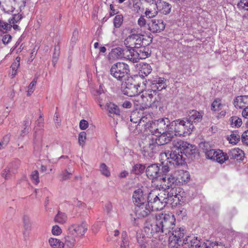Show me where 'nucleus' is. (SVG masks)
<instances>
[{
    "label": "nucleus",
    "mask_w": 248,
    "mask_h": 248,
    "mask_svg": "<svg viewBox=\"0 0 248 248\" xmlns=\"http://www.w3.org/2000/svg\"><path fill=\"white\" fill-rule=\"evenodd\" d=\"M89 126L88 122L85 120H81L79 122V128L81 130H85Z\"/></svg>",
    "instance_id": "052dcab7"
},
{
    "label": "nucleus",
    "mask_w": 248,
    "mask_h": 248,
    "mask_svg": "<svg viewBox=\"0 0 248 248\" xmlns=\"http://www.w3.org/2000/svg\"><path fill=\"white\" fill-rule=\"evenodd\" d=\"M176 214L178 216H180L182 218L186 216V209L181 208L177 210Z\"/></svg>",
    "instance_id": "bf43d9fd"
},
{
    "label": "nucleus",
    "mask_w": 248,
    "mask_h": 248,
    "mask_svg": "<svg viewBox=\"0 0 248 248\" xmlns=\"http://www.w3.org/2000/svg\"><path fill=\"white\" fill-rule=\"evenodd\" d=\"M138 29L141 32L146 33L150 30V25L147 23L144 16H140L137 21Z\"/></svg>",
    "instance_id": "bb28decb"
},
{
    "label": "nucleus",
    "mask_w": 248,
    "mask_h": 248,
    "mask_svg": "<svg viewBox=\"0 0 248 248\" xmlns=\"http://www.w3.org/2000/svg\"><path fill=\"white\" fill-rule=\"evenodd\" d=\"M23 18L22 15L20 14H15L13 16L12 18L9 20L10 25L13 24L12 27L15 30H19V27L16 24Z\"/></svg>",
    "instance_id": "473e14b6"
},
{
    "label": "nucleus",
    "mask_w": 248,
    "mask_h": 248,
    "mask_svg": "<svg viewBox=\"0 0 248 248\" xmlns=\"http://www.w3.org/2000/svg\"><path fill=\"white\" fill-rule=\"evenodd\" d=\"M37 82V78H34L32 81L31 82L28 87L27 91V94L28 96H30L35 90V86Z\"/></svg>",
    "instance_id": "09e8293b"
},
{
    "label": "nucleus",
    "mask_w": 248,
    "mask_h": 248,
    "mask_svg": "<svg viewBox=\"0 0 248 248\" xmlns=\"http://www.w3.org/2000/svg\"><path fill=\"white\" fill-rule=\"evenodd\" d=\"M233 104L237 108H244L248 107V95L237 96L234 100Z\"/></svg>",
    "instance_id": "4be33fe9"
},
{
    "label": "nucleus",
    "mask_w": 248,
    "mask_h": 248,
    "mask_svg": "<svg viewBox=\"0 0 248 248\" xmlns=\"http://www.w3.org/2000/svg\"><path fill=\"white\" fill-rule=\"evenodd\" d=\"M152 71V69L150 64L148 63H143L140 67V72L143 74L145 76L148 75Z\"/></svg>",
    "instance_id": "4c0bfd02"
},
{
    "label": "nucleus",
    "mask_w": 248,
    "mask_h": 248,
    "mask_svg": "<svg viewBox=\"0 0 248 248\" xmlns=\"http://www.w3.org/2000/svg\"><path fill=\"white\" fill-rule=\"evenodd\" d=\"M51 232L54 235H60L62 233V230L59 226L56 225L52 227Z\"/></svg>",
    "instance_id": "4d7b16f0"
},
{
    "label": "nucleus",
    "mask_w": 248,
    "mask_h": 248,
    "mask_svg": "<svg viewBox=\"0 0 248 248\" xmlns=\"http://www.w3.org/2000/svg\"><path fill=\"white\" fill-rule=\"evenodd\" d=\"M123 20L124 17L123 15H118L116 16L113 19L114 26L116 28H120L123 22Z\"/></svg>",
    "instance_id": "49530a36"
},
{
    "label": "nucleus",
    "mask_w": 248,
    "mask_h": 248,
    "mask_svg": "<svg viewBox=\"0 0 248 248\" xmlns=\"http://www.w3.org/2000/svg\"><path fill=\"white\" fill-rule=\"evenodd\" d=\"M141 117V114L140 111L137 110L133 111L130 116V121L135 124L137 123H139L140 119Z\"/></svg>",
    "instance_id": "a19ab883"
},
{
    "label": "nucleus",
    "mask_w": 248,
    "mask_h": 248,
    "mask_svg": "<svg viewBox=\"0 0 248 248\" xmlns=\"http://www.w3.org/2000/svg\"><path fill=\"white\" fill-rule=\"evenodd\" d=\"M136 41H135V49L139 48L143 46L141 45V35L138 34V37H136Z\"/></svg>",
    "instance_id": "69168bd1"
},
{
    "label": "nucleus",
    "mask_w": 248,
    "mask_h": 248,
    "mask_svg": "<svg viewBox=\"0 0 248 248\" xmlns=\"http://www.w3.org/2000/svg\"><path fill=\"white\" fill-rule=\"evenodd\" d=\"M157 6L158 12H159L164 15H167L171 11V5L162 0H157L156 1Z\"/></svg>",
    "instance_id": "412c9836"
},
{
    "label": "nucleus",
    "mask_w": 248,
    "mask_h": 248,
    "mask_svg": "<svg viewBox=\"0 0 248 248\" xmlns=\"http://www.w3.org/2000/svg\"><path fill=\"white\" fill-rule=\"evenodd\" d=\"M12 27V25L6 22H4L3 21L0 20V28H1L5 31H10Z\"/></svg>",
    "instance_id": "13d9d810"
},
{
    "label": "nucleus",
    "mask_w": 248,
    "mask_h": 248,
    "mask_svg": "<svg viewBox=\"0 0 248 248\" xmlns=\"http://www.w3.org/2000/svg\"><path fill=\"white\" fill-rule=\"evenodd\" d=\"M145 166L141 164H136L133 168L132 171L136 174H139L142 173L145 170Z\"/></svg>",
    "instance_id": "864d4df0"
},
{
    "label": "nucleus",
    "mask_w": 248,
    "mask_h": 248,
    "mask_svg": "<svg viewBox=\"0 0 248 248\" xmlns=\"http://www.w3.org/2000/svg\"><path fill=\"white\" fill-rule=\"evenodd\" d=\"M86 140V133L85 132H81L78 135V143L81 146H83L85 143Z\"/></svg>",
    "instance_id": "5fc2aeb1"
},
{
    "label": "nucleus",
    "mask_w": 248,
    "mask_h": 248,
    "mask_svg": "<svg viewBox=\"0 0 248 248\" xmlns=\"http://www.w3.org/2000/svg\"><path fill=\"white\" fill-rule=\"evenodd\" d=\"M170 191L168 193V196L166 197L168 202H172L177 204L180 201V198L182 196L180 195L181 189L180 187H175V186L170 187Z\"/></svg>",
    "instance_id": "2eb2a0df"
},
{
    "label": "nucleus",
    "mask_w": 248,
    "mask_h": 248,
    "mask_svg": "<svg viewBox=\"0 0 248 248\" xmlns=\"http://www.w3.org/2000/svg\"><path fill=\"white\" fill-rule=\"evenodd\" d=\"M144 231L147 237H149L157 232H164L161 226L158 224V220L156 219L155 222L146 220L144 223Z\"/></svg>",
    "instance_id": "9b49d317"
},
{
    "label": "nucleus",
    "mask_w": 248,
    "mask_h": 248,
    "mask_svg": "<svg viewBox=\"0 0 248 248\" xmlns=\"http://www.w3.org/2000/svg\"><path fill=\"white\" fill-rule=\"evenodd\" d=\"M76 240L73 237L67 236L64 243L65 248H73L75 245Z\"/></svg>",
    "instance_id": "79ce46f5"
},
{
    "label": "nucleus",
    "mask_w": 248,
    "mask_h": 248,
    "mask_svg": "<svg viewBox=\"0 0 248 248\" xmlns=\"http://www.w3.org/2000/svg\"><path fill=\"white\" fill-rule=\"evenodd\" d=\"M174 175L177 179V182L182 185L187 183L190 179L188 171L184 170H178L174 172Z\"/></svg>",
    "instance_id": "a211bd4d"
},
{
    "label": "nucleus",
    "mask_w": 248,
    "mask_h": 248,
    "mask_svg": "<svg viewBox=\"0 0 248 248\" xmlns=\"http://www.w3.org/2000/svg\"><path fill=\"white\" fill-rule=\"evenodd\" d=\"M20 57L17 56L11 65L12 70L10 74H11L12 78L15 77L17 74V70L20 66Z\"/></svg>",
    "instance_id": "72a5a7b5"
},
{
    "label": "nucleus",
    "mask_w": 248,
    "mask_h": 248,
    "mask_svg": "<svg viewBox=\"0 0 248 248\" xmlns=\"http://www.w3.org/2000/svg\"><path fill=\"white\" fill-rule=\"evenodd\" d=\"M100 170L101 173L106 176H109L110 175V172L108 169V167L104 163H102L100 166Z\"/></svg>",
    "instance_id": "6e6d98bb"
},
{
    "label": "nucleus",
    "mask_w": 248,
    "mask_h": 248,
    "mask_svg": "<svg viewBox=\"0 0 248 248\" xmlns=\"http://www.w3.org/2000/svg\"><path fill=\"white\" fill-rule=\"evenodd\" d=\"M202 116L201 113L197 110H192L190 112L188 119H186V121L189 122L191 124L200 122L202 119Z\"/></svg>",
    "instance_id": "c85d7f7f"
},
{
    "label": "nucleus",
    "mask_w": 248,
    "mask_h": 248,
    "mask_svg": "<svg viewBox=\"0 0 248 248\" xmlns=\"http://www.w3.org/2000/svg\"><path fill=\"white\" fill-rule=\"evenodd\" d=\"M151 212L150 207L148 203L136 205L134 208L135 214L138 218L147 217Z\"/></svg>",
    "instance_id": "f8f14e48"
},
{
    "label": "nucleus",
    "mask_w": 248,
    "mask_h": 248,
    "mask_svg": "<svg viewBox=\"0 0 248 248\" xmlns=\"http://www.w3.org/2000/svg\"><path fill=\"white\" fill-rule=\"evenodd\" d=\"M238 5L243 9L248 10V0H241Z\"/></svg>",
    "instance_id": "0e129e2a"
},
{
    "label": "nucleus",
    "mask_w": 248,
    "mask_h": 248,
    "mask_svg": "<svg viewBox=\"0 0 248 248\" xmlns=\"http://www.w3.org/2000/svg\"><path fill=\"white\" fill-rule=\"evenodd\" d=\"M170 124L168 118L159 119L154 123L150 133L155 143H149L148 146L144 147V155L158 154L159 145L167 144L172 140V134L169 131Z\"/></svg>",
    "instance_id": "f257e3e1"
},
{
    "label": "nucleus",
    "mask_w": 248,
    "mask_h": 248,
    "mask_svg": "<svg viewBox=\"0 0 248 248\" xmlns=\"http://www.w3.org/2000/svg\"><path fill=\"white\" fill-rule=\"evenodd\" d=\"M31 124V120L29 117H26L25 120L23 121L22 125V129L20 133V137H24L28 133Z\"/></svg>",
    "instance_id": "c756f323"
},
{
    "label": "nucleus",
    "mask_w": 248,
    "mask_h": 248,
    "mask_svg": "<svg viewBox=\"0 0 248 248\" xmlns=\"http://www.w3.org/2000/svg\"><path fill=\"white\" fill-rule=\"evenodd\" d=\"M241 139L244 143L248 145V130L243 132L241 136Z\"/></svg>",
    "instance_id": "e2e57ef3"
},
{
    "label": "nucleus",
    "mask_w": 248,
    "mask_h": 248,
    "mask_svg": "<svg viewBox=\"0 0 248 248\" xmlns=\"http://www.w3.org/2000/svg\"><path fill=\"white\" fill-rule=\"evenodd\" d=\"M207 159L216 160L220 164L223 163L229 159L228 156H207Z\"/></svg>",
    "instance_id": "de8ad7c7"
},
{
    "label": "nucleus",
    "mask_w": 248,
    "mask_h": 248,
    "mask_svg": "<svg viewBox=\"0 0 248 248\" xmlns=\"http://www.w3.org/2000/svg\"><path fill=\"white\" fill-rule=\"evenodd\" d=\"M140 85L130 83L129 82H125V87L123 89L124 94L128 96L134 97L139 94L141 89H139Z\"/></svg>",
    "instance_id": "ddd939ff"
},
{
    "label": "nucleus",
    "mask_w": 248,
    "mask_h": 248,
    "mask_svg": "<svg viewBox=\"0 0 248 248\" xmlns=\"http://www.w3.org/2000/svg\"><path fill=\"white\" fill-rule=\"evenodd\" d=\"M141 45L144 47L150 45L152 41V38L149 35H141Z\"/></svg>",
    "instance_id": "603ef678"
},
{
    "label": "nucleus",
    "mask_w": 248,
    "mask_h": 248,
    "mask_svg": "<svg viewBox=\"0 0 248 248\" xmlns=\"http://www.w3.org/2000/svg\"><path fill=\"white\" fill-rule=\"evenodd\" d=\"M194 128V125L185 119H177L170 123L169 131L174 136H186L190 134Z\"/></svg>",
    "instance_id": "7ed1b4c3"
},
{
    "label": "nucleus",
    "mask_w": 248,
    "mask_h": 248,
    "mask_svg": "<svg viewBox=\"0 0 248 248\" xmlns=\"http://www.w3.org/2000/svg\"><path fill=\"white\" fill-rule=\"evenodd\" d=\"M10 139V136L9 135H6L2 138L1 143V144L4 146L5 147L8 143H9Z\"/></svg>",
    "instance_id": "680f3d73"
},
{
    "label": "nucleus",
    "mask_w": 248,
    "mask_h": 248,
    "mask_svg": "<svg viewBox=\"0 0 248 248\" xmlns=\"http://www.w3.org/2000/svg\"><path fill=\"white\" fill-rule=\"evenodd\" d=\"M107 108L109 112L114 113L117 115L120 114V109L116 106L113 103H109L107 105Z\"/></svg>",
    "instance_id": "37998d69"
},
{
    "label": "nucleus",
    "mask_w": 248,
    "mask_h": 248,
    "mask_svg": "<svg viewBox=\"0 0 248 248\" xmlns=\"http://www.w3.org/2000/svg\"><path fill=\"white\" fill-rule=\"evenodd\" d=\"M175 164L176 165H183L186 163V159L183 158V156H172L171 158Z\"/></svg>",
    "instance_id": "3c124183"
},
{
    "label": "nucleus",
    "mask_w": 248,
    "mask_h": 248,
    "mask_svg": "<svg viewBox=\"0 0 248 248\" xmlns=\"http://www.w3.org/2000/svg\"><path fill=\"white\" fill-rule=\"evenodd\" d=\"M48 244L52 248H63L64 244L63 242L59 239L50 237L48 239Z\"/></svg>",
    "instance_id": "2f4dec72"
},
{
    "label": "nucleus",
    "mask_w": 248,
    "mask_h": 248,
    "mask_svg": "<svg viewBox=\"0 0 248 248\" xmlns=\"http://www.w3.org/2000/svg\"><path fill=\"white\" fill-rule=\"evenodd\" d=\"M67 219V216L65 213L59 212L55 217V221L60 224H64L66 222Z\"/></svg>",
    "instance_id": "58836bf2"
},
{
    "label": "nucleus",
    "mask_w": 248,
    "mask_h": 248,
    "mask_svg": "<svg viewBox=\"0 0 248 248\" xmlns=\"http://www.w3.org/2000/svg\"><path fill=\"white\" fill-rule=\"evenodd\" d=\"M24 6V0H0V7L5 13L13 12L16 8L21 11Z\"/></svg>",
    "instance_id": "6e6552de"
},
{
    "label": "nucleus",
    "mask_w": 248,
    "mask_h": 248,
    "mask_svg": "<svg viewBox=\"0 0 248 248\" xmlns=\"http://www.w3.org/2000/svg\"><path fill=\"white\" fill-rule=\"evenodd\" d=\"M166 84L164 81V79L157 78L156 80H154L151 83L150 88L157 95V91H161L165 88Z\"/></svg>",
    "instance_id": "393cba45"
},
{
    "label": "nucleus",
    "mask_w": 248,
    "mask_h": 248,
    "mask_svg": "<svg viewBox=\"0 0 248 248\" xmlns=\"http://www.w3.org/2000/svg\"><path fill=\"white\" fill-rule=\"evenodd\" d=\"M31 182L35 185H37L39 182V172L37 170L33 171L30 176Z\"/></svg>",
    "instance_id": "8fccbe9b"
},
{
    "label": "nucleus",
    "mask_w": 248,
    "mask_h": 248,
    "mask_svg": "<svg viewBox=\"0 0 248 248\" xmlns=\"http://www.w3.org/2000/svg\"><path fill=\"white\" fill-rule=\"evenodd\" d=\"M133 101L137 108L141 110L151 107L157 108L160 104L156 99L155 92L149 87L144 90L141 89L140 93L133 98Z\"/></svg>",
    "instance_id": "f03ea898"
},
{
    "label": "nucleus",
    "mask_w": 248,
    "mask_h": 248,
    "mask_svg": "<svg viewBox=\"0 0 248 248\" xmlns=\"http://www.w3.org/2000/svg\"><path fill=\"white\" fill-rule=\"evenodd\" d=\"M124 48L121 47H116L113 49L112 50V54L117 59H122L124 57Z\"/></svg>",
    "instance_id": "a18cd8bd"
},
{
    "label": "nucleus",
    "mask_w": 248,
    "mask_h": 248,
    "mask_svg": "<svg viewBox=\"0 0 248 248\" xmlns=\"http://www.w3.org/2000/svg\"><path fill=\"white\" fill-rule=\"evenodd\" d=\"M87 229V224L83 222L80 224H75L71 225L69 228V230L73 235L81 236L84 234Z\"/></svg>",
    "instance_id": "4468645a"
},
{
    "label": "nucleus",
    "mask_w": 248,
    "mask_h": 248,
    "mask_svg": "<svg viewBox=\"0 0 248 248\" xmlns=\"http://www.w3.org/2000/svg\"><path fill=\"white\" fill-rule=\"evenodd\" d=\"M204 152L205 155H227L223 151L220 149H210V150H204Z\"/></svg>",
    "instance_id": "c03bdc74"
},
{
    "label": "nucleus",
    "mask_w": 248,
    "mask_h": 248,
    "mask_svg": "<svg viewBox=\"0 0 248 248\" xmlns=\"http://www.w3.org/2000/svg\"><path fill=\"white\" fill-rule=\"evenodd\" d=\"M184 236V230L180 228H176L172 231L171 235L169 238V246L170 248H177Z\"/></svg>",
    "instance_id": "9d476101"
},
{
    "label": "nucleus",
    "mask_w": 248,
    "mask_h": 248,
    "mask_svg": "<svg viewBox=\"0 0 248 248\" xmlns=\"http://www.w3.org/2000/svg\"><path fill=\"white\" fill-rule=\"evenodd\" d=\"M160 168L156 164H152L148 166L146 170L147 177L154 179L157 178L159 175Z\"/></svg>",
    "instance_id": "aec40b11"
},
{
    "label": "nucleus",
    "mask_w": 248,
    "mask_h": 248,
    "mask_svg": "<svg viewBox=\"0 0 248 248\" xmlns=\"http://www.w3.org/2000/svg\"><path fill=\"white\" fill-rule=\"evenodd\" d=\"M184 248H196L201 243L195 237L188 236L183 240Z\"/></svg>",
    "instance_id": "b1692460"
},
{
    "label": "nucleus",
    "mask_w": 248,
    "mask_h": 248,
    "mask_svg": "<svg viewBox=\"0 0 248 248\" xmlns=\"http://www.w3.org/2000/svg\"><path fill=\"white\" fill-rule=\"evenodd\" d=\"M78 31L77 30H75L73 32V35L71 38V41L76 43L78 39Z\"/></svg>",
    "instance_id": "774afa93"
},
{
    "label": "nucleus",
    "mask_w": 248,
    "mask_h": 248,
    "mask_svg": "<svg viewBox=\"0 0 248 248\" xmlns=\"http://www.w3.org/2000/svg\"><path fill=\"white\" fill-rule=\"evenodd\" d=\"M227 139L230 143L236 144L240 140V136L237 131H233L228 136Z\"/></svg>",
    "instance_id": "c9c22d12"
},
{
    "label": "nucleus",
    "mask_w": 248,
    "mask_h": 248,
    "mask_svg": "<svg viewBox=\"0 0 248 248\" xmlns=\"http://www.w3.org/2000/svg\"><path fill=\"white\" fill-rule=\"evenodd\" d=\"M199 153L196 146L180 140L173 141L169 155H196Z\"/></svg>",
    "instance_id": "20e7f679"
},
{
    "label": "nucleus",
    "mask_w": 248,
    "mask_h": 248,
    "mask_svg": "<svg viewBox=\"0 0 248 248\" xmlns=\"http://www.w3.org/2000/svg\"><path fill=\"white\" fill-rule=\"evenodd\" d=\"M130 72L128 64L118 62L113 64L110 68V75L117 80L122 81L127 77Z\"/></svg>",
    "instance_id": "0eeeda50"
},
{
    "label": "nucleus",
    "mask_w": 248,
    "mask_h": 248,
    "mask_svg": "<svg viewBox=\"0 0 248 248\" xmlns=\"http://www.w3.org/2000/svg\"><path fill=\"white\" fill-rule=\"evenodd\" d=\"M158 193V190H152L148 196V203L150 207L151 211H158L163 209L166 203L168 202L167 198Z\"/></svg>",
    "instance_id": "39448f33"
},
{
    "label": "nucleus",
    "mask_w": 248,
    "mask_h": 248,
    "mask_svg": "<svg viewBox=\"0 0 248 248\" xmlns=\"http://www.w3.org/2000/svg\"><path fill=\"white\" fill-rule=\"evenodd\" d=\"M224 105L221 103L219 98H216L214 100L211 106V109L214 111H218L222 109Z\"/></svg>",
    "instance_id": "f704fd0d"
},
{
    "label": "nucleus",
    "mask_w": 248,
    "mask_h": 248,
    "mask_svg": "<svg viewBox=\"0 0 248 248\" xmlns=\"http://www.w3.org/2000/svg\"><path fill=\"white\" fill-rule=\"evenodd\" d=\"M132 198L133 202L135 205L145 203L146 199L143 195V191L140 189H138L134 192Z\"/></svg>",
    "instance_id": "5701e85b"
},
{
    "label": "nucleus",
    "mask_w": 248,
    "mask_h": 248,
    "mask_svg": "<svg viewBox=\"0 0 248 248\" xmlns=\"http://www.w3.org/2000/svg\"><path fill=\"white\" fill-rule=\"evenodd\" d=\"M45 157L46 159H44V160L41 162V171L42 172L46 171L47 167L49 166V164L56 163V161H54L52 159H48V156H45Z\"/></svg>",
    "instance_id": "e433bc0d"
},
{
    "label": "nucleus",
    "mask_w": 248,
    "mask_h": 248,
    "mask_svg": "<svg viewBox=\"0 0 248 248\" xmlns=\"http://www.w3.org/2000/svg\"><path fill=\"white\" fill-rule=\"evenodd\" d=\"M135 49L128 48L124 49L123 58L129 60V61L136 62V58L135 56Z\"/></svg>",
    "instance_id": "cd10ccee"
},
{
    "label": "nucleus",
    "mask_w": 248,
    "mask_h": 248,
    "mask_svg": "<svg viewBox=\"0 0 248 248\" xmlns=\"http://www.w3.org/2000/svg\"><path fill=\"white\" fill-rule=\"evenodd\" d=\"M157 6L156 2L152 3L145 9L144 15L148 18H152L156 16L158 14Z\"/></svg>",
    "instance_id": "a878e982"
},
{
    "label": "nucleus",
    "mask_w": 248,
    "mask_h": 248,
    "mask_svg": "<svg viewBox=\"0 0 248 248\" xmlns=\"http://www.w3.org/2000/svg\"><path fill=\"white\" fill-rule=\"evenodd\" d=\"M136 37H138V34H132L129 35L124 41V45L126 47L132 48L135 49V41H136Z\"/></svg>",
    "instance_id": "7c9ffc66"
},
{
    "label": "nucleus",
    "mask_w": 248,
    "mask_h": 248,
    "mask_svg": "<svg viewBox=\"0 0 248 248\" xmlns=\"http://www.w3.org/2000/svg\"><path fill=\"white\" fill-rule=\"evenodd\" d=\"M230 123L232 127H239L242 124V121L237 116H232L230 118Z\"/></svg>",
    "instance_id": "ea45409f"
},
{
    "label": "nucleus",
    "mask_w": 248,
    "mask_h": 248,
    "mask_svg": "<svg viewBox=\"0 0 248 248\" xmlns=\"http://www.w3.org/2000/svg\"><path fill=\"white\" fill-rule=\"evenodd\" d=\"M151 54V51L148 48L144 46L135 49V56L136 58V62L140 59H144L148 57Z\"/></svg>",
    "instance_id": "6ab92c4d"
},
{
    "label": "nucleus",
    "mask_w": 248,
    "mask_h": 248,
    "mask_svg": "<svg viewBox=\"0 0 248 248\" xmlns=\"http://www.w3.org/2000/svg\"><path fill=\"white\" fill-rule=\"evenodd\" d=\"M12 37L10 34H6L2 38V42L4 44H8L11 40Z\"/></svg>",
    "instance_id": "338daca9"
},
{
    "label": "nucleus",
    "mask_w": 248,
    "mask_h": 248,
    "mask_svg": "<svg viewBox=\"0 0 248 248\" xmlns=\"http://www.w3.org/2000/svg\"><path fill=\"white\" fill-rule=\"evenodd\" d=\"M158 224L160 225L164 232L167 233L170 229L173 230L175 226L176 219L174 215L170 211H164L155 215Z\"/></svg>",
    "instance_id": "423d86ee"
},
{
    "label": "nucleus",
    "mask_w": 248,
    "mask_h": 248,
    "mask_svg": "<svg viewBox=\"0 0 248 248\" xmlns=\"http://www.w3.org/2000/svg\"><path fill=\"white\" fill-rule=\"evenodd\" d=\"M154 123L152 115L150 113H145L143 115H141L136 129L141 133L150 132Z\"/></svg>",
    "instance_id": "1a4fd4ad"
},
{
    "label": "nucleus",
    "mask_w": 248,
    "mask_h": 248,
    "mask_svg": "<svg viewBox=\"0 0 248 248\" xmlns=\"http://www.w3.org/2000/svg\"><path fill=\"white\" fill-rule=\"evenodd\" d=\"M177 182V179L174 175V172L173 174L166 175L161 179V185L163 187L164 186L165 188L169 189L175 186Z\"/></svg>",
    "instance_id": "f3484780"
},
{
    "label": "nucleus",
    "mask_w": 248,
    "mask_h": 248,
    "mask_svg": "<svg viewBox=\"0 0 248 248\" xmlns=\"http://www.w3.org/2000/svg\"><path fill=\"white\" fill-rule=\"evenodd\" d=\"M166 27V24L162 19H154L151 21L149 31L152 32H160Z\"/></svg>",
    "instance_id": "dca6fc26"
}]
</instances>
